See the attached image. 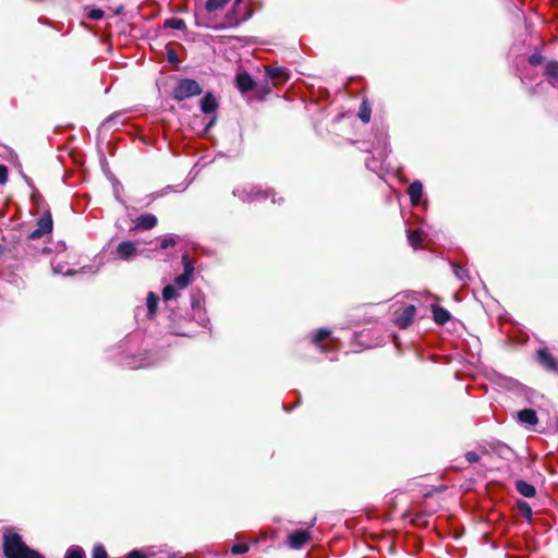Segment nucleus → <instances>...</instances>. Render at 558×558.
I'll list each match as a JSON object with an SVG mask.
<instances>
[{"label": "nucleus", "mask_w": 558, "mask_h": 558, "mask_svg": "<svg viewBox=\"0 0 558 558\" xmlns=\"http://www.w3.org/2000/svg\"><path fill=\"white\" fill-rule=\"evenodd\" d=\"M3 555L5 558H45V556L31 548L17 533L3 535Z\"/></svg>", "instance_id": "nucleus-1"}, {"label": "nucleus", "mask_w": 558, "mask_h": 558, "mask_svg": "<svg viewBox=\"0 0 558 558\" xmlns=\"http://www.w3.org/2000/svg\"><path fill=\"white\" fill-rule=\"evenodd\" d=\"M239 198L243 202L252 203L257 201H263L267 198H271V203H276V192L274 189L266 187L264 189L260 185H248L238 189L234 192Z\"/></svg>", "instance_id": "nucleus-2"}, {"label": "nucleus", "mask_w": 558, "mask_h": 558, "mask_svg": "<svg viewBox=\"0 0 558 558\" xmlns=\"http://www.w3.org/2000/svg\"><path fill=\"white\" fill-rule=\"evenodd\" d=\"M203 93L201 84L193 78H181L173 88L172 97L178 101L199 96Z\"/></svg>", "instance_id": "nucleus-3"}, {"label": "nucleus", "mask_w": 558, "mask_h": 558, "mask_svg": "<svg viewBox=\"0 0 558 558\" xmlns=\"http://www.w3.org/2000/svg\"><path fill=\"white\" fill-rule=\"evenodd\" d=\"M53 228V220L50 209H46L36 222V228L28 234L29 240H38L50 234Z\"/></svg>", "instance_id": "nucleus-4"}, {"label": "nucleus", "mask_w": 558, "mask_h": 558, "mask_svg": "<svg viewBox=\"0 0 558 558\" xmlns=\"http://www.w3.org/2000/svg\"><path fill=\"white\" fill-rule=\"evenodd\" d=\"M416 306L408 304L393 312V324L400 329H407L414 320Z\"/></svg>", "instance_id": "nucleus-5"}, {"label": "nucleus", "mask_w": 558, "mask_h": 558, "mask_svg": "<svg viewBox=\"0 0 558 558\" xmlns=\"http://www.w3.org/2000/svg\"><path fill=\"white\" fill-rule=\"evenodd\" d=\"M234 85L239 92L245 94L256 87V82L250 73L243 71L235 75Z\"/></svg>", "instance_id": "nucleus-6"}, {"label": "nucleus", "mask_w": 558, "mask_h": 558, "mask_svg": "<svg viewBox=\"0 0 558 558\" xmlns=\"http://www.w3.org/2000/svg\"><path fill=\"white\" fill-rule=\"evenodd\" d=\"M311 533L307 530H298L288 537V545L293 549L302 548L311 539Z\"/></svg>", "instance_id": "nucleus-7"}, {"label": "nucleus", "mask_w": 558, "mask_h": 558, "mask_svg": "<svg viewBox=\"0 0 558 558\" xmlns=\"http://www.w3.org/2000/svg\"><path fill=\"white\" fill-rule=\"evenodd\" d=\"M537 360L539 364L548 372L556 373L558 372V362L556 359L548 352L547 349H541L537 351Z\"/></svg>", "instance_id": "nucleus-8"}, {"label": "nucleus", "mask_w": 558, "mask_h": 558, "mask_svg": "<svg viewBox=\"0 0 558 558\" xmlns=\"http://www.w3.org/2000/svg\"><path fill=\"white\" fill-rule=\"evenodd\" d=\"M235 7L236 5L234 4L233 8L226 13V15L223 17V22L221 24L214 26L213 28L221 29V28H226V27H234V26L240 25L243 21H245L246 16L240 17L238 15Z\"/></svg>", "instance_id": "nucleus-9"}, {"label": "nucleus", "mask_w": 558, "mask_h": 558, "mask_svg": "<svg viewBox=\"0 0 558 558\" xmlns=\"http://www.w3.org/2000/svg\"><path fill=\"white\" fill-rule=\"evenodd\" d=\"M117 254L119 258L129 260L137 255L136 243L133 241H122L117 246Z\"/></svg>", "instance_id": "nucleus-10"}, {"label": "nucleus", "mask_w": 558, "mask_h": 558, "mask_svg": "<svg viewBox=\"0 0 558 558\" xmlns=\"http://www.w3.org/2000/svg\"><path fill=\"white\" fill-rule=\"evenodd\" d=\"M266 74L267 77L274 82V85L283 84L290 77L286 69L280 66H267Z\"/></svg>", "instance_id": "nucleus-11"}, {"label": "nucleus", "mask_w": 558, "mask_h": 558, "mask_svg": "<svg viewBox=\"0 0 558 558\" xmlns=\"http://www.w3.org/2000/svg\"><path fill=\"white\" fill-rule=\"evenodd\" d=\"M157 217L153 214L141 215L134 221V229L151 230L157 226Z\"/></svg>", "instance_id": "nucleus-12"}, {"label": "nucleus", "mask_w": 558, "mask_h": 558, "mask_svg": "<svg viewBox=\"0 0 558 558\" xmlns=\"http://www.w3.org/2000/svg\"><path fill=\"white\" fill-rule=\"evenodd\" d=\"M433 319L436 324L444 326L451 319V314L442 306L432 305Z\"/></svg>", "instance_id": "nucleus-13"}, {"label": "nucleus", "mask_w": 558, "mask_h": 558, "mask_svg": "<svg viewBox=\"0 0 558 558\" xmlns=\"http://www.w3.org/2000/svg\"><path fill=\"white\" fill-rule=\"evenodd\" d=\"M218 109V101L211 93H206L201 99V110L205 114L214 113Z\"/></svg>", "instance_id": "nucleus-14"}, {"label": "nucleus", "mask_w": 558, "mask_h": 558, "mask_svg": "<svg viewBox=\"0 0 558 558\" xmlns=\"http://www.w3.org/2000/svg\"><path fill=\"white\" fill-rule=\"evenodd\" d=\"M518 421L522 424L536 425L538 417L536 411L533 409H523L517 413Z\"/></svg>", "instance_id": "nucleus-15"}, {"label": "nucleus", "mask_w": 558, "mask_h": 558, "mask_svg": "<svg viewBox=\"0 0 558 558\" xmlns=\"http://www.w3.org/2000/svg\"><path fill=\"white\" fill-rule=\"evenodd\" d=\"M408 194L413 205L420 204L423 195V184L420 181H414L409 185Z\"/></svg>", "instance_id": "nucleus-16"}, {"label": "nucleus", "mask_w": 558, "mask_h": 558, "mask_svg": "<svg viewBox=\"0 0 558 558\" xmlns=\"http://www.w3.org/2000/svg\"><path fill=\"white\" fill-rule=\"evenodd\" d=\"M331 331L327 328H320L313 335L312 342L317 345L322 352L328 351V345L322 344L330 336Z\"/></svg>", "instance_id": "nucleus-17"}, {"label": "nucleus", "mask_w": 558, "mask_h": 558, "mask_svg": "<svg viewBox=\"0 0 558 558\" xmlns=\"http://www.w3.org/2000/svg\"><path fill=\"white\" fill-rule=\"evenodd\" d=\"M514 485L515 489L524 497L532 498L536 495L535 487L523 480H518Z\"/></svg>", "instance_id": "nucleus-18"}, {"label": "nucleus", "mask_w": 558, "mask_h": 558, "mask_svg": "<svg viewBox=\"0 0 558 558\" xmlns=\"http://www.w3.org/2000/svg\"><path fill=\"white\" fill-rule=\"evenodd\" d=\"M545 75L551 85L558 82V61L551 60L546 64Z\"/></svg>", "instance_id": "nucleus-19"}, {"label": "nucleus", "mask_w": 558, "mask_h": 558, "mask_svg": "<svg viewBox=\"0 0 558 558\" xmlns=\"http://www.w3.org/2000/svg\"><path fill=\"white\" fill-rule=\"evenodd\" d=\"M357 116L363 123H368L371 121L372 106L368 99L365 98L362 100Z\"/></svg>", "instance_id": "nucleus-20"}, {"label": "nucleus", "mask_w": 558, "mask_h": 558, "mask_svg": "<svg viewBox=\"0 0 558 558\" xmlns=\"http://www.w3.org/2000/svg\"><path fill=\"white\" fill-rule=\"evenodd\" d=\"M158 303H159V296L154 292H148L147 299H146V304H147V310H148V316L150 318H153L156 315L157 308H158Z\"/></svg>", "instance_id": "nucleus-21"}, {"label": "nucleus", "mask_w": 558, "mask_h": 558, "mask_svg": "<svg viewBox=\"0 0 558 558\" xmlns=\"http://www.w3.org/2000/svg\"><path fill=\"white\" fill-rule=\"evenodd\" d=\"M407 235H408V241L413 248L416 250V248L421 247L422 242H423V235L420 230L410 229V230H408Z\"/></svg>", "instance_id": "nucleus-22"}, {"label": "nucleus", "mask_w": 558, "mask_h": 558, "mask_svg": "<svg viewBox=\"0 0 558 558\" xmlns=\"http://www.w3.org/2000/svg\"><path fill=\"white\" fill-rule=\"evenodd\" d=\"M517 509L522 517H524L529 522L532 521L533 512L532 508L525 500L519 499L517 501Z\"/></svg>", "instance_id": "nucleus-23"}, {"label": "nucleus", "mask_w": 558, "mask_h": 558, "mask_svg": "<svg viewBox=\"0 0 558 558\" xmlns=\"http://www.w3.org/2000/svg\"><path fill=\"white\" fill-rule=\"evenodd\" d=\"M230 0H207L205 3V11L213 13L225 8Z\"/></svg>", "instance_id": "nucleus-24"}, {"label": "nucleus", "mask_w": 558, "mask_h": 558, "mask_svg": "<svg viewBox=\"0 0 558 558\" xmlns=\"http://www.w3.org/2000/svg\"><path fill=\"white\" fill-rule=\"evenodd\" d=\"M64 558H86V556L82 547L74 545L68 548Z\"/></svg>", "instance_id": "nucleus-25"}, {"label": "nucleus", "mask_w": 558, "mask_h": 558, "mask_svg": "<svg viewBox=\"0 0 558 558\" xmlns=\"http://www.w3.org/2000/svg\"><path fill=\"white\" fill-rule=\"evenodd\" d=\"M165 26L170 27L172 29H178V31H182L186 27L185 22L182 19H178V17H171V19L166 20Z\"/></svg>", "instance_id": "nucleus-26"}, {"label": "nucleus", "mask_w": 558, "mask_h": 558, "mask_svg": "<svg viewBox=\"0 0 558 558\" xmlns=\"http://www.w3.org/2000/svg\"><path fill=\"white\" fill-rule=\"evenodd\" d=\"M192 277H193L192 275L183 272V274L179 275L178 277H175L174 283L177 284L178 288L184 289L191 283Z\"/></svg>", "instance_id": "nucleus-27"}, {"label": "nucleus", "mask_w": 558, "mask_h": 558, "mask_svg": "<svg viewBox=\"0 0 558 558\" xmlns=\"http://www.w3.org/2000/svg\"><path fill=\"white\" fill-rule=\"evenodd\" d=\"M452 269H453V274L454 276L461 280V281H464L466 279H469V270L458 264H452Z\"/></svg>", "instance_id": "nucleus-28"}, {"label": "nucleus", "mask_w": 558, "mask_h": 558, "mask_svg": "<svg viewBox=\"0 0 558 558\" xmlns=\"http://www.w3.org/2000/svg\"><path fill=\"white\" fill-rule=\"evenodd\" d=\"M179 295L175 288L171 284H168L162 290V299L163 301H170L172 299H175Z\"/></svg>", "instance_id": "nucleus-29"}, {"label": "nucleus", "mask_w": 558, "mask_h": 558, "mask_svg": "<svg viewBox=\"0 0 558 558\" xmlns=\"http://www.w3.org/2000/svg\"><path fill=\"white\" fill-rule=\"evenodd\" d=\"M254 89H256V93H257V96L259 99H264L271 92L268 82H265L264 84H259V85L256 84V87Z\"/></svg>", "instance_id": "nucleus-30"}, {"label": "nucleus", "mask_w": 558, "mask_h": 558, "mask_svg": "<svg viewBox=\"0 0 558 558\" xmlns=\"http://www.w3.org/2000/svg\"><path fill=\"white\" fill-rule=\"evenodd\" d=\"M411 524L418 527H426L428 525V521L426 520L425 514L417 513L412 520Z\"/></svg>", "instance_id": "nucleus-31"}, {"label": "nucleus", "mask_w": 558, "mask_h": 558, "mask_svg": "<svg viewBox=\"0 0 558 558\" xmlns=\"http://www.w3.org/2000/svg\"><path fill=\"white\" fill-rule=\"evenodd\" d=\"M92 558H108V554L105 546L101 544L94 546Z\"/></svg>", "instance_id": "nucleus-32"}, {"label": "nucleus", "mask_w": 558, "mask_h": 558, "mask_svg": "<svg viewBox=\"0 0 558 558\" xmlns=\"http://www.w3.org/2000/svg\"><path fill=\"white\" fill-rule=\"evenodd\" d=\"M248 549H250V547H248V545L246 543H240V544H234L231 547V553L233 555H242V554L247 553Z\"/></svg>", "instance_id": "nucleus-33"}, {"label": "nucleus", "mask_w": 558, "mask_h": 558, "mask_svg": "<svg viewBox=\"0 0 558 558\" xmlns=\"http://www.w3.org/2000/svg\"><path fill=\"white\" fill-rule=\"evenodd\" d=\"M545 60V57L542 56L539 52H534L533 54H531L529 57V63L532 65V66H537L539 64H542Z\"/></svg>", "instance_id": "nucleus-34"}, {"label": "nucleus", "mask_w": 558, "mask_h": 558, "mask_svg": "<svg viewBox=\"0 0 558 558\" xmlns=\"http://www.w3.org/2000/svg\"><path fill=\"white\" fill-rule=\"evenodd\" d=\"M177 244V241L173 235H169L161 240L159 244L160 250H167L168 247H172Z\"/></svg>", "instance_id": "nucleus-35"}, {"label": "nucleus", "mask_w": 558, "mask_h": 558, "mask_svg": "<svg viewBox=\"0 0 558 558\" xmlns=\"http://www.w3.org/2000/svg\"><path fill=\"white\" fill-rule=\"evenodd\" d=\"M104 11L101 9H90L87 13V16L90 19V20H100L104 17Z\"/></svg>", "instance_id": "nucleus-36"}, {"label": "nucleus", "mask_w": 558, "mask_h": 558, "mask_svg": "<svg viewBox=\"0 0 558 558\" xmlns=\"http://www.w3.org/2000/svg\"><path fill=\"white\" fill-rule=\"evenodd\" d=\"M9 179V169L5 165H0V184L4 185Z\"/></svg>", "instance_id": "nucleus-37"}, {"label": "nucleus", "mask_w": 558, "mask_h": 558, "mask_svg": "<svg viewBox=\"0 0 558 558\" xmlns=\"http://www.w3.org/2000/svg\"><path fill=\"white\" fill-rule=\"evenodd\" d=\"M465 459L469 463H476L480 461V456L475 451H468Z\"/></svg>", "instance_id": "nucleus-38"}, {"label": "nucleus", "mask_w": 558, "mask_h": 558, "mask_svg": "<svg viewBox=\"0 0 558 558\" xmlns=\"http://www.w3.org/2000/svg\"><path fill=\"white\" fill-rule=\"evenodd\" d=\"M167 59H168V61L170 63H178L179 62L178 53L173 49H168V51H167Z\"/></svg>", "instance_id": "nucleus-39"}, {"label": "nucleus", "mask_w": 558, "mask_h": 558, "mask_svg": "<svg viewBox=\"0 0 558 558\" xmlns=\"http://www.w3.org/2000/svg\"><path fill=\"white\" fill-rule=\"evenodd\" d=\"M125 558H147V555H145L143 551L134 549L131 553H129Z\"/></svg>", "instance_id": "nucleus-40"}, {"label": "nucleus", "mask_w": 558, "mask_h": 558, "mask_svg": "<svg viewBox=\"0 0 558 558\" xmlns=\"http://www.w3.org/2000/svg\"><path fill=\"white\" fill-rule=\"evenodd\" d=\"M183 267H184L183 272H186V274L193 276V272H194V264H193V262L184 263Z\"/></svg>", "instance_id": "nucleus-41"}, {"label": "nucleus", "mask_w": 558, "mask_h": 558, "mask_svg": "<svg viewBox=\"0 0 558 558\" xmlns=\"http://www.w3.org/2000/svg\"><path fill=\"white\" fill-rule=\"evenodd\" d=\"M31 198L37 205H39L41 199H43L41 195L39 193H37V192H33Z\"/></svg>", "instance_id": "nucleus-42"}, {"label": "nucleus", "mask_w": 558, "mask_h": 558, "mask_svg": "<svg viewBox=\"0 0 558 558\" xmlns=\"http://www.w3.org/2000/svg\"><path fill=\"white\" fill-rule=\"evenodd\" d=\"M181 259H182V264L183 265H184V263H191L192 262L187 254H183Z\"/></svg>", "instance_id": "nucleus-43"}, {"label": "nucleus", "mask_w": 558, "mask_h": 558, "mask_svg": "<svg viewBox=\"0 0 558 558\" xmlns=\"http://www.w3.org/2000/svg\"><path fill=\"white\" fill-rule=\"evenodd\" d=\"M191 304H192V307H198L199 306V301L193 296Z\"/></svg>", "instance_id": "nucleus-44"}, {"label": "nucleus", "mask_w": 558, "mask_h": 558, "mask_svg": "<svg viewBox=\"0 0 558 558\" xmlns=\"http://www.w3.org/2000/svg\"><path fill=\"white\" fill-rule=\"evenodd\" d=\"M215 122H216V117H214V118L209 121V123L207 124L206 129L211 128V126L215 124Z\"/></svg>", "instance_id": "nucleus-45"}, {"label": "nucleus", "mask_w": 558, "mask_h": 558, "mask_svg": "<svg viewBox=\"0 0 558 558\" xmlns=\"http://www.w3.org/2000/svg\"><path fill=\"white\" fill-rule=\"evenodd\" d=\"M5 252V248L2 244H0V256H2Z\"/></svg>", "instance_id": "nucleus-46"}, {"label": "nucleus", "mask_w": 558, "mask_h": 558, "mask_svg": "<svg viewBox=\"0 0 558 558\" xmlns=\"http://www.w3.org/2000/svg\"><path fill=\"white\" fill-rule=\"evenodd\" d=\"M241 1H242V0H235V1H234V4H235V5H239Z\"/></svg>", "instance_id": "nucleus-47"}, {"label": "nucleus", "mask_w": 558, "mask_h": 558, "mask_svg": "<svg viewBox=\"0 0 558 558\" xmlns=\"http://www.w3.org/2000/svg\"><path fill=\"white\" fill-rule=\"evenodd\" d=\"M111 120H112V117L108 118V119L106 120V122H107V123H109V122H111Z\"/></svg>", "instance_id": "nucleus-48"}]
</instances>
